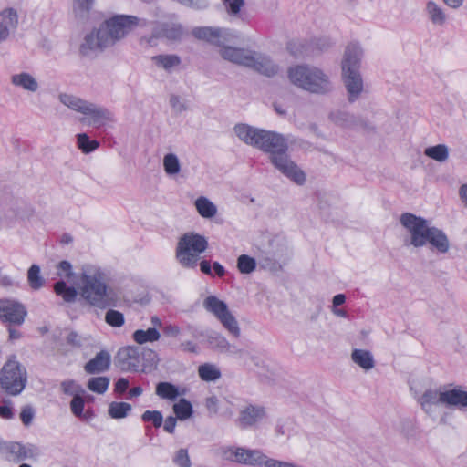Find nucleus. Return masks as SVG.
I'll return each instance as SVG.
<instances>
[{
    "mask_svg": "<svg viewBox=\"0 0 467 467\" xmlns=\"http://www.w3.org/2000/svg\"><path fill=\"white\" fill-rule=\"evenodd\" d=\"M352 361L364 370H369L375 367V360L370 351L355 348L351 353Z\"/></svg>",
    "mask_w": 467,
    "mask_h": 467,
    "instance_id": "cd10ccee",
    "label": "nucleus"
},
{
    "mask_svg": "<svg viewBox=\"0 0 467 467\" xmlns=\"http://www.w3.org/2000/svg\"><path fill=\"white\" fill-rule=\"evenodd\" d=\"M208 245L205 236L194 232L186 233L177 242L175 258L183 268L193 269Z\"/></svg>",
    "mask_w": 467,
    "mask_h": 467,
    "instance_id": "20e7f679",
    "label": "nucleus"
},
{
    "mask_svg": "<svg viewBox=\"0 0 467 467\" xmlns=\"http://www.w3.org/2000/svg\"><path fill=\"white\" fill-rule=\"evenodd\" d=\"M156 394L162 399L175 400L179 396L178 388L169 382H160L156 386Z\"/></svg>",
    "mask_w": 467,
    "mask_h": 467,
    "instance_id": "ea45409f",
    "label": "nucleus"
},
{
    "mask_svg": "<svg viewBox=\"0 0 467 467\" xmlns=\"http://www.w3.org/2000/svg\"><path fill=\"white\" fill-rule=\"evenodd\" d=\"M144 422H151L155 428H160L163 423V417L159 410H146L141 415Z\"/></svg>",
    "mask_w": 467,
    "mask_h": 467,
    "instance_id": "8fccbe9b",
    "label": "nucleus"
},
{
    "mask_svg": "<svg viewBox=\"0 0 467 467\" xmlns=\"http://www.w3.org/2000/svg\"><path fill=\"white\" fill-rule=\"evenodd\" d=\"M248 455V449L236 447L235 450V461L238 463H246V456Z\"/></svg>",
    "mask_w": 467,
    "mask_h": 467,
    "instance_id": "69168bd1",
    "label": "nucleus"
},
{
    "mask_svg": "<svg viewBox=\"0 0 467 467\" xmlns=\"http://www.w3.org/2000/svg\"><path fill=\"white\" fill-rule=\"evenodd\" d=\"M342 78L349 102L356 101L363 91V78L359 70L342 69Z\"/></svg>",
    "mask_w": 467,
    "mask_h": 467,
    "instance_id": "a211bd4d",
    "label": "nucleus"
},
{
    "mask_svg": "<svg viewBox=\"0 0 467 467\" xmlns=\"http://www.w3.org/2000/svg\"><path fill=\"white\" fill-rule=\"evenodd\" d=\"M173 411L177 419L184 420L192 416V406L190 401L182 398L173 405Z\"/></svg>",
    "mask_w": 467,
    "mask_h": 467,
    "instance_id": "a19ab883",
    "label": "nucleus"
},
{
    "mask_svg": "<svg viewBox=\"0 0 467 467\" xmlns=\"http://www.w3.org/2000/svg\"><path fill=\"white\" fill-rule=\"evenodd\" d=\"M11 83L29 92H36L39 88L36 79L27 72L14 74L11 77Z\"/></svg>",
    "mask_w": 467,
    "mask_h": 467,
    "instance_id": "393cba45",
    "label": "nucleus"
},
{
    "mask_svg": "<svg viewBox=\"0 0 467 467\" xmlns=\"http://www.w3.org/2000/svg\"><path fill=\"white\" fill-rule=\"evenodd\" d=\"M110 365L111 356L108 350L103 349L84 365V371L89 375L101 374L108 371Z\"/></svg>",
    "mask_w": 467,
    "mask_h": 467,
    "instance_id": "4be33fe9",
    "label": "nucleus"
},
{
    "mask_svg": "<svg viewBox=\"0 0 467 467\" xmlns=\"http://www.w3.org/2000/svg\"><path fill=\"white\" fill-rule=\"evenodd\" d=\"M35 411L30 405L24 406L20 412V419L24 425L29 426L34 419Z\"/></svg>",
    "mask_w": 467,
    "mask_h": 467,
    "instance_id": "6e6d98bb",
    "label": "nucleus"
},
{
    "mask_svg": "<svg viewBox=\"0 0 467 467\" xmlns=\"http://www.w3.org/2000/svg\"><path fill=\"white\" fill-rule=\"evenodd\" d=\"M141 358L143 360V367L144 369L149 368H156L158 363H159V357L158 354L150 349V348H144L142 352L140 353Z\"/></svg>",
    "mask_w": 467,
    "mask_h": 467,
    "instance_id": "49530a36",
    "label": "nucleus"
},
{
    "mask_svg": "<svg viewBox=\"0 0 467 467\" xmlns=\"http://www.w3.org/2000/svg\"><path fill=\"white\" fill-rule=\"evenodd\" d=\"M147 25L145 19L134 16L116 15L102 23L99 29L109 47H112L125 37L134 27L146 26Z\"/></svg>",
    "mask_w": 467,
    "mask_h": 467,
    "instance_id": "39448f33",
    "label": "nucleus"
},
{
    "mask_svg": "<svg viewBox=\"0 0 467 467\" xmlns=\"http://www.w3.org/2000/svg\"><path fill=\"white\" fill-rule=\"evenodd\" d=\"M253 53L254 51L249 49L233 47L224 45L220 50V55L223 59L246 67H248L250 65L249 63L251 61Z\"/></svg>",
    "mask_w": 467,
    "mask_h": 467,
    "instance_id": "aec40b11",
    "label": "nucleus"
},
{
    "mask_svg": "<svg viewBox=\"0 0 467 467\" xmlns=\"http://www.w3.org/2000/svg\"><path fill=\"white\" fill-rule=\"evenodd\" d=\"M203 306L208 312L217 317L230 334L234 337H240L241 330L238 322L223 301L220 300L215 296H209L204 299Z\"/></svg>",
    "mask_w": 467,
    "mask_h": 467,
    "instance_id": "6e6552de",
    "label": "nucleus"
},
{
    "mask_svg": "<svg viewBox=\"0 0 467 467\" xmlns=\"http://www.w3.org/2000/svg\"><path fill=\"white\" fill-rule=\"evenodd\" d=\"M86 117L80 118L82 124L94 127H101L108 121H113V114L106 108L88 102L82 113Z\"/></svg>",
    "mask_w": 467,
    "mask_h": 467,
    "instance_id": "9b49d317",
    "label": "nucleus"
},
{
    "mask_svg": "<svg viewBox=\"0 0 467 467\" xmlns=\"http://www.w3.org/2000/svg\"><path fill=\"white\" fill-rule=\"evenodd\" d=\"M84 406V399L78 393L74 394V397L70 402L71 411L76 417L87 420L88 417L83 414Z\"/></svg>",
    "mask_w": 467,
    "mask_h": 467,
    "instance_id": "09e8293b",
    "label": "nucleus"
},
{
    "mask_svg": "<svg viewBox=\"0 0 467 467\" xmlns=\"http://www.w3.org/2000/svg\"><path fill=\"white\" fill-rule=\"evenodd\" d=\"M442 399L444 405L447 407H467V391L458 389L444 390V397Z\"/></svg>",
    "mask_w": 467,
    "mask_h": 467,
    "instance_id": "a878e982",
    "label": "nucleus"
},
{
    "mask_svg": "<svg viewBox=\"0 0 467 467\" xmlns=\"http://www.w3.org/2000/svg\"><path fill=\"white\" fill-rule=\"evenodd\" d=\"M59 100L67 108L71 109L72 110L80 112L81 114L83 113L87 105L88 104V101L67 93L60 94Z\"/></svg>",
    "mask_w": 467,
    "mask_h": 467,
    "instance_id": "c756f323",
    "label": "nucleus"
},
{
    "mask_svg": "<svg viewBox=\"0 0 467 467\" xmlns=\"http://www.w3.org/2000/svg\"><path fill=\"white\" fill-rule=\"evenodd\" d=\"M330 119L337 126L345 129H363L373 130L374 127L368 120L356 117L346 111H336L330 114Z\"/></svg>",
    "mask_w": 467,
    "mask_h": 467,
    "instance_id": "4468645a",
    "label": "nucleus"
},
{
    "mask_svg": "<svg viewBox=\"0 0 467 467\" xmlns=\"http://www.w3.org/2000/svg\"><path fill=\"white\" fill-rule=\"evenodd\" d=\"M129 388V380L125 378H120L115 384V391L118 393H124Z\"/></svg>",
    "mask_w": 467,
    "mask_h": 467,
    "instance_id": "338daca9",
    "label": "nucleus"
},
{
    "mask_svg": "<svg viewBox=\"0 0 467 467\" xmlns=\"http://www.w3.org/2000/svg\"><path fill=\"white\" fill-rule=\"evenodd\" d=\"M237 268L242 274H250L256 268V261L253 257L242 254L237 259Z\"/></svg>",
    "mask_w": 467,
    "mask_h": 467,
    "instance_id": "a18cd8bd",
    "label": "nucleus"
},
{
    "mask_svg": "<svg viewBox=\"0 0 467 467\" xmlns=\"http://www.w3.org/2000/svg\"><path fill=\"white\" fill-rule=\"evenodd\" d=\"M444 390H435V389H427L422 396L420 398L419 401L422 410L431 414L432 412V408L434 405L443 404L444 405Z\"/></svg>",
    "mask_w": 467,
    "mask_h": 467,
    "instance_id": "b1692460",
    "label": "nucleus"
},
{
    "mask_svg": "<svg viewBox=\"0 0 467 467\" xmlns=\"http://www.w3.org/2000/svg\"><path fill=\"white\" fill-rule=\"evenodd\" d=\"M95 0H74L73 10L77 16L85 18L88 16Z\"/></svg>",
    "mask_w": 467,
    "mask_h": 467,
    "instance_id": "c03bdc74",
    "label": "nucleus"
},
{
    "mask_svg": "<svg viewBox=\"0 0 467 467\" xmlns=\"http://www.w3.org/2000/svg\"><path fill=\"white\" fill-rule=\"evenodd\" d=\"M107 47H109L98 28L96 31H92L84 36L79 45L78 54L81 57H87L92 56L98 50H103Z\"/></svg>",
    "mask_w": 467,
    "mask_h": 467,
    "instance_id": "f3484780",
    "label": "nucleus"
},
{
    "mask_svg": "<svg viewBox=\"0 0 467 467\" xmlns=\"http://www.w3.org/2000/svg\"><path fill=\"white\" fill-rule=\"evenodd\" d=\"M176 424H177V418L173 417V416H169L166 418V420L164 421L163 429L165 431H167L169 433H173Z\"/></svg>",
    "mask_w": 467,
    "mask_h": 467,
    "instance_id": "e2e57ef3",
    "label": "nucleus"
},
{
    "mask_svg": "<svg viewBox=\"0 0 467 467\" xmlns=\"http://www.w3.org/2000/svg\"><path fill=\"white\" fill-rule=\"evenodd\" d=\"M71 269V264L68 261L63 260L57 265V275H62L63 274H65V276L69 278L73 275Z\"/></svg>",
    "mask_w": 467,
    "mask_h": 467,
    "instance_id": "bf43d9fd",
    "label": "nucleus"
},
{
    "mask_svg": "<svg viewBox=\"0 0 467 467\" xmlns=\"http://www.w3.org/2000/svg\"><path fill=\"white\" fill-rule=\"evenodd\" d=\"M181 348L185 352L198 353V347L192 341H186L181 344Z\"/></svg>",
    "mask_w": 467,
    "mask_h": 467,
    "instance_id": "774afa93",
    "label": "nucleus"
},
{
    "mask_svg": "<svg viewBox=\"0 0 467 467\" xmlns=\"http://www.w3.org/2000/svg\"><path fill=\"white\" fill-rule=\"evenodd\" d=\"M5 405L0 406V417L10 420L14 417L13 410L11 407V401H5Z\"/></svg>",
    "mask_w": 467,
    "mask_h": 467,
    "instance_id": "052dcab7",
    "label": "nucleus"
},
{
    "mask_svg": "<svg viewBox=\"0 0 467 467\" xmlns=\"http://www.w3.org/2000/svg\"><path fill=\"white\" fill-rule=\"evenodd\" d=\"M27 315L26 306L12 298L0 299V321L10 325L21 326Z\"/></svg>",
    "mask_w": 467,
    "mask_h": 467,
    "instance_id": "1a4fd4ad",
    "label": "nucleus"
},
{
    "mask_svg": "<svg viewBox=\"0 0 467 467\" xmlns=\"http://www.w3.org/2000/svg\"><path fill=\"white\" fill-rule=\"evenodd\" d=\"M183 29L182 25L176 23H157L152 28V36L147 38V42L152 46L156 38H167L169 40H179L182 36Z\"/></svg>",
    "mask_w": 467,
    "mask_h": 467,
    "instance_id": "2eb2a0df",
    "label": "nucleus"
},
{
    "mask_svg": "<svg viewBox=\"0 0 467 467\" xmlns=\"http://www.w3.org/2000/svg\"><path fill=\"white\" fill-rule=\"evenodd\" d=\"M173 462L178 467H191L192 462L186 449H180L173 458Z\"/></svg>",
    "mask_w": 467,
    "mask_h": 467,
    "instance_id": "603ef678",
    "label": "nucleus"
},
{
    "mask_svg": "<svg viewBox=\"0 0 467 467\" xmlns=\"http://www.w3.org/2000/svg\"><path fill=\"white\" fill-rule=\"evenodd\" d=\"M289 81L296 87L317 95H327L334 87L330 77L321 68L303 64L287 69Z\"/></svg>",
    "mask_w": 467,
    "mask_h": 467,
    "instance_id": "7ed1b4c3",
    "label": "nucleus"
},
{
    "mask_svg": "<svg viewBox=\"0 0 467 467\" xmlns=\"http://www.w3.org/2000/svg\"><path fill=\"white\" fill-rule=\"evenodd\" d=\"M219 400L216 396H211L205 400V407L210 414L215 415L219 410Z\"/></svg>",
    "mask_w": 467,
    "mask_h": 467,
    "instance_id": "13d9d810",
    "label": "nucleus"
},
{
    "mask_svg": "<svg viewBox=\"0 0 467 467\" xmlns=\"http://www.w3.org/2000/svg\"><path fill=\"white\" fill-rule=\"evenodd\" d=\"M424 154L439 162H444L449 158V148L445 144H438L425 149Z\"/></svg>",
    "mask_w": 467,
    "mask_h": 467,
    "instance_id": "473e14b6",
    "label": "nucleus"
},
{
    "mask_svg": "<svg viewBox=\"0 0 467 467\" xmlns=\"http://www.w3.org/2000/svg\"><path fill=\"white\" fill-rule=\"evenodd\" d=\"M228 14L236 16L244 5V0H223Z\"/></svg>",
    "mask_w": 467,
    "mask_h": 467,
    "instance_id": "864d4df0",
    "label": "nucleus"
},
{
    "mask_svg": "<svg viewBox=\"0 0 467 467\" xmlns=\"http://www.w3.org/2000/svg\"><path fill=\"white\" fill-rule=\"evenodd\" d=\"M199 377L203 381H215L221 378V371L214 365L205 363L198 368Z\"/></svg>",
    "mask_w": 467,
    "mask_h": 467,
    "instance_id": "4c0bfd02",
    "label": "nucleus"
},
{
    "mask_svg": "<svg viewBox=\"0 0 467 467\" xmlns=\"http://www.w3.org/2000/svg\"><path fill=\"white\" fill-rule=\"evenodd\" d=\"M207 343L211 348L221 353L229 348V341L226 337L217 332H212L207 336Z\"/></svg>",
    "mask_w": 467,
    "mask_h": 467,
    "instance_id": "e433bc0d",
    "label": "nucleus"
},
{
    "mask_svg": "<svg viewBox=\"0 0 467 467\" xmlns=\"http://www.w3.org/2000/svg\"><path fill=\"white\" fill-rule=\"evenodd\" d=\"M426 12L429 19L433 25L441 26L447 22L448 16L441 5L434 1L426 4Z\"/></svg>",
    "mask_w": 467,
    "mask_h": 467,
    "instance_id": "bb28decb",
    "label": "nucleus"
},
{
    "mask_svg": "<svg viewBox=\"0 0 467 467\" xmlns=\"http://www.w3.org/2000/svg\"><path fill=\"white\" fill-rule=\"evenodd\" d=\"M27 383V372L15 356H12L0 371V385L11 396L19 395Z\"/></svg>",
    "mask_w": 467,
    "mask_h": 467,
    "instance_id": "423d86ee",
    "label": "nucleus"
},
{
    "mask_svg": "<svg viewBox=\"0 0 467 467\" xmlns=\"http://www.w3.org/2000/svg\"><path fill=\"white\" fill-rule=\"evenodd\" d=\"M170 105L176 113H182L188 109L185 102L182 101V99L175 94L171 95Z\"/></svg>",
    "mask_w": 467,
    "mask_h": 467,
    "instance_id": "5fc2aeb1",
    "label": "nucleus"
},
{
    "mask_svg": "<svg viewBox=\"0 0 467 467\" xmlns=\"http://www.w3.org/2000/svg\"><path fill=\"white\" fill-rule=\"evenodd\" d=\"M363 50L357 43L347 46L342 60V69L359 70Z\"/></svg>",
    "mask_w": 467,
    "mask_h": 467,
    "instance_id": "5701e85b",
    "label": "nucleus"
},
{
    "mask_svg": "<svg viewBox=\"0 0 467 467\" xmlns=\"http://www.w3.org/2000/svg\"><path fill=\"white\" fill-rule=\"evenodd\" d=\"M164 171L168 175L179 173L181 165L178 157L174 153H168L163 158Z\"/></svg>",
    "mask_w": 467,
    "mask_h": 467,
    "instance_id": "37998d69",
    "label": "nucleus"
},
{
    "mask_svg": "<svg viewBox=\"0 0 467 467\" xmlns=\"http://www.w3.org/2000/svg\"><path fill=\"white\" fill-rule=\"evenodd\" d=\"M18 26V15L13 8H6L0 13V44L6 41Z\"/></svg>",
    "mask_w": 467,
    "mask_h": 467,
    "instance_id": "412c9836",
    "label": "nucleus"
},
{
    "mask_svg": "<svg viewBox=\"0 0 467 467\" xmlns=\"http://www.w3.org/2000/svg\"><path fill=\"white\" fill-rule=\"evenodd\" d=\"M266 417L265 408L258 405L249 404L239 411L236 424L241 429L255 427Z\"/></svg>",
    "mask_w": 467,
    "mask_h": 467,
    "instance_id": "f8f14e48",
    "label": "nucleus"
},
{
    "mask_svg": "<svg viewBox=\"0 0 467 467\" xmlns=\"http://www.w3.org/2000/svg\"><path fill=\"white\" fill-rule=\"evenodd\" d=\"M78 288L80 296L91 306L99 308L108 306L106 298L107 285L103 282L102 274L99 271L93 274L83 273Z\"/></svg>",
    "mask_w": 467,
    "mask_h": 467,
    "instance_id": "0eeeda50",
    "label": "nucleus"
},
{
    "mask_svg": "<svg viewBox=\"0 0 467 467\" xmlns=\"http://www.w3.org/2000/svg\"><path fill=\"white\" fill-rule=\"evenodd\" d=\"M67 342L72 347L79 348L82 345L80 337L75 331H71L67 337Z\"/></svg>",
    "mask_w": 467,
    "mask_h": 467,
    "instance_id": "0e129e2a",
    "label": "nucleus"
},
{
    "mask_svg": "<svg viewBox=\"0 0 467 467\" xmlns=\"http://www.w3.org/2000/svg\"><path fill=\"white\" fill-rule=\"evenodd\" d=\"M76 391L84 393V389L80 386H77L74 380H65L61 383V389L65 394L74 395Z\"/></svg>",
    "mask_w": 467,
    "mask_h": 467,
    "instance_id": "4d7b16f0",
    "label": "nucleus"
},
{
    "mask_svg": "<svg viewBox=\"0 0 467 467\" xmlns=\"http://www.w3.org/2000/svg\"><path fill=\"white\" fill-rule=\"evenodd\" d=\"M264 461H265V455L262 451L258 450H248L245 464L254 466L262 465Z\"/></svg>",
    "mask_w": 467,
    "mask_h": 467,
    "instance_id": "3c124183",
    "label": "nucleus"
},
{
    "mask_svg": "<svg viewBox=\"0 0 467 467\" xmlns=\"http://www.w3.org/2000/svg\"><path fill=\"white\" fill-rule=\"evenodd\" d=\"M132 407L127 402H117L113 401L109 404L108 413L112 419H123L126 418L131 411Z\"/></svg>",
    "mask_w": 467,
    "mask_h": 467,
    "instance_id": "f704fd0d",
    "label": "nucleus"
},
{
    "mask_svg": "<svg viewBox=\"0 0 467 467\" xmlns=\"http://www.w3.org/2000/svg\"><path fill=\"white\" fill-rule=\"evenodd\" d=\"M400 224L410 234L409 244L420 248L427 244L431 250L446 254L450 249V241L446 234L434 226H430L426 219L410 213L400 217Z\"/></svg>",
    "mask_w": 467,
    "mask_h": 467,
    "instance_id": "f03ea898",
    "label": "nucleus"
},
{
    "mask_svg": "<svg viewBox=\"0 0 467 467\" xmlns=\"http://www.w3.org/2000/svg\"><path fill=\"white\" fill-rule=\"evenodd\" d=\"M140 351L138 347L121 348L116 355V363L123 371H138Z\"/></svg>",
    "mask_w": 467,
    "mask_h": 467,
    "instance_id": "ddd939ff",
    "label": "nucleus"
},
{
    "mask_svg": "<svg viewBox=\"0 0 467 467\" xmlns=\"http://www.w3.org/2000/svg\"><path fill=\"white\" fill-rule=\"evenodd\" d=\"M249 64V68L266 77H274L279 71V67L269 57L255 51H254Z\"/></svg>",
    "mask_w": 467,
    "mask_h": 467,
    "instance_id": "6ab92c4d",
    "label": "nucleus"
},
{
    "mask_svg": "<svg viewBox=\"0 0 467 467\" xmlns=\"http://www.w3.org/2000/svg\"><path fill=\"white\" fill-rule=\"evenodd\" d=\"M0 449L6 454L8 461L16 462L36 458L40 453L37 446L31 443L23 444L17 441L4 442L0 445Z\"/></svg>",
    "mask_w": 467,
    "mask_h": 467,
    "instance_id": "9d476101",
    "label": "nucleus"
},
{
    "mask_svg": "<svg viewBox=\"0 0 467 467\" xmlns=\"http://www.w3.org/2000/svg\"><path fill=\"white\" fill-rule=\"evenodd\" d=\"M78 148L85 154H88L96 150L99 147V142L90 138L86 133L77 135Z\"/></svg>",
    "mask_w": 467,
    "mask_h": 467,
    "instance_id": "58836bf2",
    "label": "nucleus"
},
{
    "mask_svg": "<svg viewBox=\"0 0 467 467\" xmlns=\"http://www.w3.org/2000/svg\"><path fill=\"white\" fill-rule=\"evenodd\" d=\"M105 321L107 324L113 327H120L124 325L125 318L121 312L114 309H109L106 312Z\"/></svg>",
    "mask_w": 467,
    "mask_h": 467,
    "instance_id": "de8ad7c7",
    "label": "nucleus"
},
{
    "mask_svg": "<svg viewBox=\"0 0 467 467\" xmlns=\"http://www.w3.org/2000/svg\"><path fill=\"white\" fill-rule=\"evenodd\" d=\"M27 280L30 287L38 290L44 285V279L40 275V267L37 265H32L27 272Z\"/></svg>",
    "mask_w": 467,
    "mask_h": 467,
    "instance_id": "79ce46f5",
    "label": "nucleus"
},
{
    "mask_svg": "<svg viewBox=\"0 0 467 467\" xmlns=\"http://www.w3.org/2000/svg\"><path fill=\"white\" fill-rule=\"evenodd\" d=\"M133 340L142 345L147 342H155L160 339L161 334L155 327H150L147 330L138 329L132 335Z\"/></svg>",
    "mask_w": 467,
    "mask_h": 467,
    "instance_id": "7c9ffc66",
    "label": "nucleus"
},
{
    "mask_svg": "<svg viewBox=\"0 0 467 467\" xmlns=\"http://www.w3.org/2000/svg\"><path fill=\"white\" fill-rule=\"evenodd\" d=\"M195 207L203 218H212L217 213L216 206L206 197H199L195 201Z\"/></svg>",
    "mask_w": 467,
    "mask_h": 467,
    "instance_id": "72a5a7b5",
    "label": "nucleus"
},
{
    "mask_svg": "<svg viewBox=\"0 0 467 467\" xmlns=\"http://www.w3.org/2000/svg\"><path fill=\"white\" fill-rule=\"evenodd\" d=\"M235 447H223L221 448V455L224 460L235 461Z\"/></svg>",
    "mask_w": 467,
    "mask_h": 467,
    "instance_id": "680f3d73",
    "label": "nucleus"
},
{
    "mask_svg": "<svg viewBox=\"0 0 467 467\" xmlns=\"http://www.w3.org/2000/svg\"><path fill=\"white\" fill-rule=\"evenodd\" d=\"M234 133L245 144L270 154V161L282 174L298 185L306 182V173L289 158L288 143L277 132L254 128L247 124H236Z\"/></svg>",
    "mask_w": 467,
    "mask_h": 467,
    "instance_id": "f257e3e1",
    "label": "nucleus"
},
{
    "mask_svg": "<svg viewBox=\"0 0 467 467\" xmlns=\"http://www.w3.org/2000/svg\"><path fill=\"white\" fill-rule=\"evenodd\" d=\"M109 382L110 379L108 377H92L88 379L87 388L97 394H104L109 386Z\"/></svg>",
    "mask_w": 467,
    "mask_h": 467,
    "instance_id": "c9c22d12",
    "label": "nucleus"
},
{
    "mask_svg": "<svg viewBox=\"0 0 467 467\" xmlns=\"http://www.w3.org/2000/svg\"><path fill=\"white\" fill-rule=\"evenodd\" d=\"M54 291L67 303L75 302L78 296L77 290L72 286H67L65 281L57 282L54 285Z\"/></svg>",
    "mask_w": 467,
    "mask_h": 467,
    "instance_id": "2f4dec72",
    "label": "nucleus"
},
{
    "mask_svg": "<svg viewBox=\"0 0 467 467\" xmlns=\"http://www.w3.org/2000/svg\"><path fill=\"white\" fill-rule=\"evenodd\" d=\"M192 36L200 40H204L217 47H223L229 33L226 29L212 26L194 27L192 31Z\"/></svg>",
    "mask_w": 467,
    "mask_h": 467,
    "instance_id": "dca6fc26",
    "label": "nucleus"
},
{
    "mask_svg": "<svg viewBox=\"0 0 467 467\" xmlns=\"http://www.w3.org/2000/svg\"><path fill=\"white\" fill-rule=\"evenodd\" d=\"M153 63L160 68H163L166 71H171L174 67L181 64V58L179 56L171 55H157L151 57Z\"/></svg>",
    "mask_w": 467,
    "mask_h": 467,
    "instance_id": "c85d7f7f",
    "label": "nucleus"
}]
</instances>
